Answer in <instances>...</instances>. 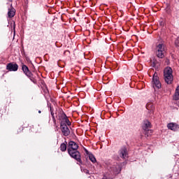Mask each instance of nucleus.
I'll list each match as a JSON object with an SVG mask.
<instances>
[{"label": "nucleus", "instance_id": "23", "mask_svg": "<svg viewBox=\"0 0 179 179\" xmlns=\"http://www.w3.org/2000/svg\"><path fill=\"white\" fill-rule=\"evenodd\" d=\"M38 113H39V114H41V110H38Z\"/></svg>", "mask_w": 179, "mask_h": 179}, {"label": "nucleus", "instance_id": "2", "mask_svg": "<svg viewBox=\"0 0 179 179\" xmlns=\"http://www.w3.org/2000/svg\"><path fill=\"white\" fill-rule=\"evenodd\" d=\"M107 170H108L109 172L106 173V176H103V179L111 178V177H110V173L118 174L120 171H121V168H120V165H118V164L115 163L113 165H108L107 166Z\"/></svg>", "mask_w": 179, "mask_h": 179}, {"label": "nucleus", "instance_id": "12", "mask_svg": "<svg viewBox=\"0 0 179 179\" xmlns=\"http://www.w3.org/2000/svg\"><path fill=\"white\" fill-rule=\"evenodd\" d=\"M151 65L152 68H159V65L160 64H159V62H157L156 58L152 57L151 59Z\"/></svg>", "mask_w": 179, "mask_h": 179}, {"label": "nucleus", "instance_id": "22", "mask_svg": "<svg viewBox=\"0 0 179 179\" xmlns=\"http://www.w3.org/2000/svg\"><path fill=\"white\" fill-rule=\"evenodd\" d=\"M175 44H176V45H177L178 47L179 46V38H178L176 39V41H175Z\"/></svg>", "mask_w": 179, "mask_h": 179}, {"label": "nucleus", "instance_id": "3", "mask_svg": "<svg viewBox=\"0 0 179 179\" xmlns=\"http://www.w3.org/2000/svg\"><path fill=\"white\" fill-rule=\"evenodd\" d=\"M164 78L166 83L171 85L173 80V70L170 67H167L164 71Z\"/></svg>", "mask_w": 179, "mask_h": 179}, {"label": "nucleus", "instance_id": "4", "mask_svg": "<svg viewBox=\"0 0 179 179\" xmlns=\"http://www.w3.org/2000/svg\"><path fill=\"white\" fill-rule=\"evenodd\" d=\"M156 54L158 58H164V54H166V48H164V45H157Z\"/></svg>", "mask_w": 179, "mask_h": 179}, {"label": "nucleus", "instance_id": "16", "mask_svg": "<svg viewBox=\"0 0 179 179\" xmlns=\"http://www.w3.org/2000/svg\"><path fill=\"white\" fill-rule=\"evenodd\" d=\"M173 99L174 100H179V86L177 87L175 94L173 96Z\"/></svg>", "mask_w": 179, "mask_h": 179}, {"label": "nucleus", "instance_id": "10", "mask_svg": "<svg viewBox=\"0 0 179 179\" xmlns=\"http://www.w3.org/2000/svg\"><path fill=\"white\" fill-rule=\"evenodd\" d=\"M168 129H171V131H178L179 126L176 123H169L167 125Z\"/></svg>", "mask_w": 179, "mask_h": 179}, {"label": "nucleus", "instance_id": "21", "mask_svg": "<svg viewBox=\"0 0 179 179\" xmlns=\"http://www.w3.org/2000/svg\"><path fill=\"white\" fill-rule=\"evenodd\" d=\"M40 83L42 85H41V87H42V88H43V87H45V84L44 83V80H41Z\"/></svg>", "mask_w": 179, "mask_h": 179}, {"label": "nucleus", "instance_id": "15", "mask_svg": "<svg viewBox=\"0 0 179 179\" xmlns=\"http://www.w3.org/2000/svg\"><path fill=\"white\" fill-rule=\"evenodd\" d=\"M63 124H67L68 125H71V122L69 121V119L66 117V115H63V120L62 121Z\"/></svg>", "mask_w": 179, "mask_h": 179}, {"label": "nucleus", "instance_id": "17", "mask_svg": "<svg viewBox=\"0 0 179 179\" xmlns=\"http://www.w3.org/2000/svg\"><path fill=\"white\" fill-rule=\"evenodd\" d=\"M146 108L147 110H150V111L153 110V108H154L153 103H148L146 105Z\"/></svg>", "mask_w": 179, "mask_h": 179}, {"label": "nucleus", "instance_id": "14", "mask_svg": "<svg viewBox=\"0 0 179 179\" xmlns=\"http://www.w3.org/2000/svg\"><path fill=\"white\" fill-rule=\"evenodd\" d=\"M85 152H86L87 155H89L90 160L92 163H96V157H94V155H93V154H89V151H87V150H85Z\"/></svg>", "mask_w": 179, "mask_h": 179}, {"label": "nucleus", "instance_id": "19", "mask_svg": "<svg viewBox=\"0 0 179 179\" xmlns=\"http://www.w3.org/2000/svg\"><path fill=\"white\" fill-rule=\"evenodd\" d=\"M50 114L52 118H54V112L52 111V108L50 106Z\"/></svg>", "mask_w": 179, "mask_h": 179}, {"label": "nucleus", "instance_id": "7", "mask_svg": "<svg viewBox=\"0 0 179 179\" xmlns=\"http://www.w3.org/2000/svg\"><path fill=\"white\" fill-rule=\"evenodd\" d=\"M143 129L145 131V135L149 136L152 134V130H150V122L145 120L143 126Z\"/></svg>", "mask_w": 179, "mask_h": 179}, {"label": "nucleus", "instance_id": "5", "mask_svg": "<svg viewBox=\"0 0 179 179\" xmlns=\"http://www.w3.org/2000/svg\"><path fill=\"white\" fill-rule=\"evenodd\" d=\"M6 69L10 72H16L19 69V65L13 62L8 63L6 66Z\"/></svg>", "mask_w": 179, "mask_h": 179}, {"label": "nucleus", "instance_id": "11", "mask_svg": "<svg viewBox=\"0 0 179 179\" xmlns=\"http://www.w3.org/2000/svg\"><path fill=\"white\" fill-rule=\"evenodd\" d=\"M16 15V10L11 6V8L8 9V17H13Z\"/></svg>", "mask_w": 179, "mask_h": 179}, {"label": "nucleus", "instance_id": "1", "mask_svg": "<svg viewBox=\"0 0 179 179\" xmlns=\"http://www.w3.org/2000/svg\"><path fill=\"white\" fill-rule=\"evenodd\" d=\"M78 148H79V146L76 143L70 141L69 143L67 150L71 157H73V159H75L77 162L80 163V153L78 151Z\"/></svg>", "mask_w": 179, "mask_h": 179}, {"label": "nucleus", "instance_id": "20", "mask_svg": "<svg viewBox=\"0 0 179 179\" xmlns=\"http://www.w3.org/2000/svg\"><path fill=\"white\" fill-rule=\"evenodd\" d=\"M81 171H83V173H85V174H89V170L87 169H81Z\"/></svg>", "mask_w": 179, "mask_h": 179}, {"label": "nucleus", "instance_id": "13", "mask_svg": "<svg viewBox=\"0 0 179 179\" xmlns=\"http://www.w3.org/2000/svg\"><path fill=\"white\" fill-rule=\"evenodd\" d=\"M120 157L123 159L128 157V152H127V148H124L120 150Z\"/></svg>", "mask_w": 179, "mask_h": 179}, {"label": "nucleus", "instance_id": "24", "mask_svg": "<svg viewBox=\"0 0 179 179\" xmlns=\"http://www.w3.org/2000/svg\"><path fill=\"white\" fill-rule=\"evenodd\" d=\"M47 90L48 93H50V91H48V90Z\"/></svg>", "mask_w": 179, "mask_h": 179}, {"label": "nucleus", "instance_id": "25", "mask_svg": "<svg viewBox=\"0 0 179 179\" xmlns=\"http://www.w3.org/2000/svg\"><path fill=\"white\" fill-rule=\"evenodd\" d=\"M48 106H50V103H48Z\"/></svg>", "mask_w": 179, "mask_h": 179}, {"label": "nucleus", "instance_id": "8", "mask_svg": "<svg viewBox=\"0 0 179 179\" xmlns=\"http://www.w3.org/2000/svg\"><path fill=\"white\" fill-rule=\"evenodd\" d=\"M61 129L63 135L64 136H68L69 134H71V131H69V129L68 128V126H66V124L61 122Z\"/></svg>", "mask_w": 179, "mask_h": 179}, {"label": "nucleus", "instance_id": "9", "mask_svg": "<svg viewBox=\"0 0 179 179\" xmlns=\"http://www.w3.org/2000/svg\"><path fill=\"white\" fill-rule=\"evenodd\" d=\"M22 70L23 71L24 73L28 76L29 78H31V72H30V70H29V67L26 66L25 64H23L22 66Z\"/></svg>", "mask_w": 179, "mask_h": 179}, {"label": "nucleus", "instance_id": "18", "mask_svg": "<svg viewBox=\"0 0 179 179\" xmlns=\"http://www.w3.org/2000/svg\"><path fill=\"white\" fill-rule=\"evenodd\" d=\"M60 150H62V152H65V150H66V144L62 143L60 145Z\"/></svg>", "mask_w": 179, "mask_h": 179}, {"label": "nucleus", "instance_id": "6", "mask_svg": "<svg viewBox=\"0 0 179 179\" xmlns=\"http://www.w3.org/2000/svg\"><path fill=\"white\" fill-rule=\"evenodd\" d=\"M153 87H157V89H160L162 87V83L159 80V77H157V73H155L152 78Z\"/></svg>", "mask_w": 179, "mask_h": 179}]
</instances>
